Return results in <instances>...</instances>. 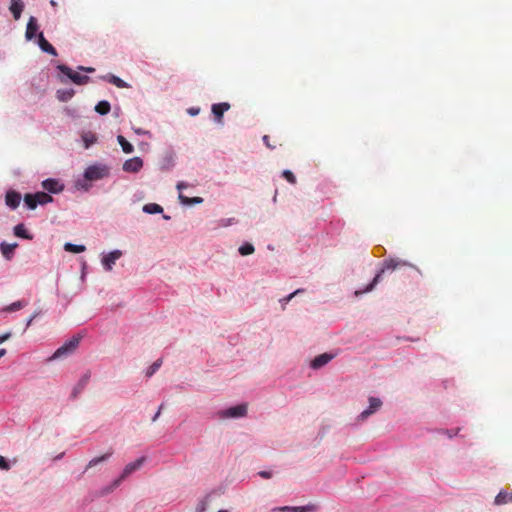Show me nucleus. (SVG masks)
I'll use <instances>...</instances> for the list:
<instances>
[{
    "instance_id": "1",
    "label": "nucleus",
    "mask_w": 512,
    "mask_h": 512,
    "mask_svg": "<svg viewBox=\"0 0 512 512\" xmlns=\"http://www.w3.org/2000/svg\"><path fill=\"white\" fill-rule=\"evenodd\" d=\"M111 168L101 162H95L85 168L82 175L78 176L73 183L75 191L89 192L93 182H97L110 176Z\"/></svg>"
},
{
    "instance_id": "2",
    "label": "nucleus",
    "mask_w": 512,
    "mask_h": 512,
    "mask_svg": "<svg viewBox=\"0 0 512 512\" xmlns=\"http://www.w3.org/2000/svg\"><path fill=\"white\" fill-rule=\"evenodd\" d=\"M400 265L409 266L420 273V270L415 265L405 260H399L395 258L385 259L381 264V268L377 271V273L375 274L374 278L370 281V283H368L364 288L355 291V295L359 296L373 291L377 284L382 280V275L385 273V271H393Z\"/></svg>"
},
{
    "instance_id": "3",
    "label": "nucleus",
    "mask_w": 512,
    "mask_h": 512,
    "mask_svg": "<svg viewBox=\"0 0 512 512\" xmlns=\"http://www.w3.org/2000/svg\"><path fill=\"white\" fill-rule=\"evenodd\" d=\"M57 79L62 84H67L68 82H72L76 85H85L90 82V77L87 75H82L77 71L72 70L66 64H57Z\"/></svg>"
},
{
    "instance_id": "4",
    "label": "nucleus",
    "mask_w": 512,
    "mask_h": 512,
    "mask_svg": "<svg viewBox=\"0 0 512 512\" xmlns=\"http://www.w3.org/2000/svg\"><path fill=\"white\" fill-rule=\"evenodd\" d=\"M82 337L80 335H75L67 340L63 345L55 350V352L47 358V362H53L56 360H61L71 356L76 349L78 348Z\"/></svg>"
},
{
    "instance_id": "5",
    "label": "nucleus",
    "mask_w": 512,
    "mask_h": 512,
    "mask_svg": "<svg viewBox=\"0 0 512 512\" xmlns=\"http://www.w3.org/2000/svg\"><path fill=\"white\" fill-rule=\"evenodd\" d=\"M247 415V404L241 403L238 405L230 406L220 409L213 414V418L219 420L226 419H239Z\"/></svg>"
},
{
    "instance_id": "6",
    "label": "nucleus",
    "mask_w": 512,
    "mask_h": 512,
    "mask_svg": "<svg viewBox=\"0 0 512 512\" xmlns=\"http://www.w3.org/2000/svg\"><path fill=\"white\" fill-rule=\"evenodd\" d=\"M191 185L188 182L185 181H179L176 185V189L179 191L178 199L181 205L183 206H193L202 204L204 202V199L202 197H187L185 196L182 191Z\"/></svg>"
},
{
    "instance_id": "7",
    "label": "nucleus",
    "mask_w": 512,
    "mask_h": 512,
    "mask_svg": "<svg viewBox=\"0 0 512 512\" xmlns=\"http://www.w3.org/2000/svg\"><path fill=\"white\" fill-rule=\"evenodd\" d=\"M368 407L366 409H364L356 418V421L357 422H364L365 420H367L371 415H373L374 413H376L382 406L383 402L380 398L378 397H369L368 399Z\"/></svg>"
},
{
    "instance_id": "8",
    "label": "nucleus",
    "mask_w": 512,
    "mask_h": 512,
    "mask_svg": "<svg viewBox=\"0 0 512 512\" xmlns=\"http://www.w3.org/2000/svg\"><path fill=\"white\" fill-rule=\"evenodd\" d=\"M123 256V252L119 249L112 250L110 252L101 253V265L107 272L111 271L116 264V261Z\"/></svg>"
},
{
    "instance_id": "9",
    "label": "nucleus",
    "mask_w": 512,
    "mask_h": 512,
    "mask_svg": "<svg viewBox=\"0 0 512 512\" xmlns=\"http://www.w3.org/2000/svg\"><path fill=\"white\" fill-rule=\"evenodd\" d=\"M337 355H338V351L337 350L336 351H330V352H325V353L319 354V355L315 356L310 361L309 367L312 370H319L322 367L326 366L334 358H336Z\"/></svg>"
},
{
    "instance_id": "10",
    "label": "nucleus",
    "mask_w": 512,
    "mask_h": 512,
    "mask_svg": "<svg viewBox=\"0 0 512 512\" xmlns=\"http://www.w3.org/2000/svg\"><path fill=\"white\" fill-rule=\"evenodd\" d=\"M145 462H146V457L145 456H141V457L137 458L136 460L126 464L125 467L123 468V470L121 471V473L118 475V477L122 481H125L133 473L138 471L144 465Z\"/></svg>"
},
{
    "instance_id": "11",
    "label": "nucleus",
    "mask_w": 512,
    "mask_h": 512,
    "mask_svg": "<svg viewBox=\"0 0 512 512\" xmlns=\"http://www.w3.org/2000/svg\"><path fill=\"white\" fill-rule=\"evenodd\" d=\"M41 186L45 191H47L50 194H59L65 188L64 183L60 179H57V178L44 179L41 182Z\"/></svg>"
},
{
    "instance_id": "12",
    "label": "nucleus",
    "mask_w": 512,
    "mask_h": 512,
    "mask_svg": "<svg viewBox=\"0 0 512 512\" xmlns=\"http://www.w3.org/2000/svg\"><path fill=\"white\" fill-rule=\"evenodd\" d=\"M90 377H91L90 372H85L84 374L81 375V377L79 378L77 383L72 388V391L70 394L71 400H76L79 397V395L84 391V389L86 388V386L89 383Z\"/></svg>"
},
{
    "instance_id": "13",
    "label": "nucleus",
    "mask_w": 512,
    "mask_h": 512,
    "mask_svg": "<svg viewBox=\"0 0 512 512\" xmlns=\"http://www.w3.org/2000/svg\"><path fill=\"white\" fill-rule=\"evenodd\" d=\"M176 154L172 149L167 150L159 161L161 171H170L175 166Z\"/></svg>"
},
{
    "instance_id": "14",
    "label": "nucleus",
    "mask_w": 512,
    "mask_h": 512,
    "mask_svg": "<svg viewBox=\"0 0 512 512\" xmlns=\"http://www.w3.org/2000/svg\"><path fill=\"white\" fill-rule=\"evenodd\" d=\"M317 510L318 506L312 503L303 506H280L273 509L279 512H316Z\"/></svg>"
},
{
    "instance_id": "15",
    "label": "nucleus",
    "mask_w": 512,
    "mask_h": 512,
    "mask_svg": "<svg viewBox=\"0 0 512 512\" xmlns=\"http://www.w3.org/2000/svg\"><path fill=\"white\" fill-rule=\"evenodd\" d=\"M143 167V160L140 157L127 159L122 166L123 171L128 173H137Z\"/></svg>"
},
{
    "instance_id": "16",
    "label": "nucleus",
    "mask_w": 512,
    "mask_h": 512,
    "mask_svg": "<svg viewBox=\"0 0 512 512\" xmlns=\"http://www.w3.org/2000/svg\"><path fill=\"white\" fill-rule=\"evenodd\" d=\"M22 196L16 190H8L5 194V204L11 209L15 210L20 205Z\"/></svg>"
},
{
    "instance_id": "17",
    "label": "nucleus",
    "mask_w": 512,
    "mask_h": 512,
    "mask_svg": "<svg viewBox=\"0 0 512 512\" xmlns=\"http://www.w3.org/2000/svg\"><path fill=\"white\" fill-rule=\"evenodd\" d=\"M37 45L40 50L44 53L50 54L52 56H57L58 53L52 44L44 37L43 32H39L37 35Z\"/></svg>"
},
{
    "instance_id": "18",
    "label": "nucleus",
    "mask_w": 512,
    "mask_h": 512,
    "mask_svg": "<svg viewBox=\"0 0 512 512\" xmlns=\"http://www.w3.org/2000/svg\"><path fill=\"white\" fill-rule=\"evenodd\" d=\"M229 109H230V104L227 102L213 104L211 107V110H212V114L214 115L215 121L217 123H222L223 115Z\"/></svg>"
},
{
    "instance_id": "19",
    "label": "nucleus",
    "mask_w": 512,
    "mask_h": 512,
    "mask_svg": "<svg viewBox=\"0 0 512 512\" xmlns=\"http://www.w3.org/2000/svg\"><path fill=\"white\" fill-rule=\"evenodd\" d=\"M122 482L123 481L119 477H116L109 484L102 486L97 491V497L108 496L109 494L113 493L122 484Z\"/></svg>"
},
{
    "instance_id": "20",
    "label": "nucleus",
    "mask_w": 512,
    "mask_h": 512,
    "mask_svg": "<svg viewBox=\"0 0 512 512\" xmlns=\"http://www.w3.org/2000/svg\"><path fill=\"white\" fill-rule=\"evenodd\" d=\"M38 29H39V26H38L36 17L30 16V18L27 22V26H26V32H25L26 40L31 41L32 39L37 37V35L39 33Z\"/></svg>"
},
{
    "instance_id": "21",
    "label": "nucleus",
    "mask_w": 512,
    "mask_h": 512,
    "mask_svg": "<svg viewBox=\"0 0 512 512\" xmlns=\"http://www.w3.org/2000/svg\"><path fill=\"white\" fill-rule=\"evenodd\" d=\"M99 79H101L102 81L111 83L118 88H129L130 87V85L126 81H124L123 79H121L120 77H118L112 73H107L105 75H102L99 77Z\"/></svg>"
},
{
    "instance_id": "22",
    "label": "nucleus",
    "mask_w": 512,
    "mask_h": 512,
    "mask_svg": "<svg viewBox=\"0 0 512 512\" xmlns=\"http://www.w3.org/2000/svg\"><path fill=\"white\" fill-rule=\"evenodd\" d=\"M18 247V243H7L6 241H2L0 243V251L3 257L10 261L15 254V249Z\"/></svg>"
},
{
    "instance_id": "23",
    "label": "nucleus",
    "mask_w": 512,
    "mask_h": 512,
    "mask_svg": "<svg viewBox=\"0 0 512 512\" xmlns=\"http://www.w3.org/2000/svg\"><path fill=\"white\" fill-rule=\"evenodd\" d=\"M25 8V4L22 0H11L9 5V11L11 12L15 20L21 18L22 12Z\"/></svg>"
},
{
    "instance_id": "24",
    "label": "nucleus",
    "mask_w": 512,
    "mask_h": 512,
    "mask_svg": "<svg viewBox=\"0 0 512 512\" xmlns=\"http://www.w3.org/2000/svg\"><path fill=\"white\" fill-rule=\"evenodd\" d=\"M213 495L214 491H210L201 497L197 502L195 512H206L210 503L212 502Z\"/></svg>"
},
{
    "instance_id": "25",
    "label": "nucleus",
    "mask_w": 512,
    "mask_h": 512,
    "mask_svg": "<svg viewBox=\"0 0 512 512\" xmlns=\"http://www.w3.org/2000/svg\"><path fill=\"white\" fill-rule=\"evenodd\" d=\"M13 234L15 237L25 240H32L33 235L27 230L23 223H19L13 227Z\"/></svg>"
},
{
    "instance_id": "26",
    "label": "nucleus",
    "mask_w": 512,
    "mask_h": 512,
    "mask_svg": "<svg viewBox=\"0 0 512 512\" xmlns=\"http://www.w3.org/2000/svg\"><path fill=\"white\" fill-rule=\"evenodd\" d=\"M28 302L26 300H18L7 306H4L0 309V313H12L23 309L27 306Z\"/></svg>"
},
{
    "instance_id": "27",
    "label": "nucleus",
    "mask_w": 512,
    "mask_h": 512,
    "mask_svg": "<svg viewBox=\"0 0 512 512\" xmlns=\"http://www.w3.org/2000/svg\"><path fill=\"white\" fill-rule=\"evenodd\" d=\"M112 454H113V451H112V450H110V451H108L107 453H105V454H103V455H101V456H98V457H94V458H92V459L88 462V464L86 465V467H85V469H84V471L82 472V474H81V475H83L84 473H86L88 469H90V468H92V467H94V466H96V465H98V464H100V463H102V462L107 461V460L112 456Z\"/></svg>"
},
{
    "instance_id": "28",
    "label": "nucleus",
    "mask_w": 512,
    "mask_h": 512,
    "mask_svg": "<svg viewBox=\"0 0 512 512\" xmlns=\"http://www.w3.org/2000/svg\"><path fill=\"white\" fill-rule=\"evenodd\" d=\"M74 95L75 90L73 88L58 89L56 91V97L60 102H68Z\"/></svg>"
},
{
    "instance_id": "29",
    "label": "nucleus",
    "mask_w": 512,
    "mask_h": 512,
    "mask_svg": "<svg viewBox=\"0 0 512 512\" xmlns=\"http://www.w3.org/2000/svg\"><path fill=\"white\" fill-rule=\"evenodd\" d=\"M81 139H82V142H83V147L85 149H89L98 140L97 135L94 132H91V131L83 132L82 135H81Z\"/></svg>"
},
{
    "instance_id": "30",
    "label": "nucleus",
    "mask_w": 512,
    "mask_h": 512,
    "mask_svg": "<svg viewBox=\"0 0 512 512\" xmlns=\"http://www.w3.org/2000/svg\"><path fill=\"white\" fill-rule=\"evenodd\" d=\"M507 503H512V492H507L505 490L499 491L494 499V504L499 506Z\"/></svg>"
},
{
    "instance_id": "31",
    "label": "nucleus",
    "mask_w": 512,
    "mask_h": 512,
    "mask_svg": "<svg viewBox=\"0 0 512 512\" xmlns=\"http://www.w3.org/2000/svg\"><path fill=\"white\" fill-rule=\"evenodd\" d=\"M94 110L99 115L105 116L111 111V104L107 100H101L95 105Z\"/></svg>"
},
{
    "instance_id": "32",
    "label": "nucleus",
    "mask_w": 512,
    "mask_h": 512,
    "mask_svg": "<svg viewBox=\"0 0 512 512\" xmlns=\"http://www.w3.org/2000/svg\"><path fill=\"white\" fill-rule=\"evenodd\" d=\"M142 211L146 214H161L163 213V207L157 203H147L142 207Z\"/></svg>"
},
{
    "instance_id": "33",
    "label": "nucleus",
    "mask_w": 512,
    "mask_h": 512,
    "mask_svg": "<svg viewBox=\"0 0 512 512\" xmlns=\"http://www.w3.org/2000/svg\"><path fill=\"white\" fill-rule=\"evenodd\" d=\"M24 205L28 210H35L39 205L35 198V193H26L24 195Z\"/></svg>"
},
{
    "instance_id": "34",
    "label": "nucleus",
    "mask_w": 512,
    "mask_h": 512,
    "mask_svg": "<svg viewBox=\"0 0 512 512\" xmlns=\"http://www.w3.org/2000/svg\"><path fill=\"white\" fill-rule=\"evenodd\" d=\"M35 198L37 199L38 204L41 206L53 202V197L50 195V193H46L44 191L35 192Z\"/></svg>"
},
{
    "instance_id": "35",
    "label": "nucleus",
    "mask_w": 512,
    "mask_h": 512,
    "mask_svg": "<svg viewBox=\"0 0 512 512\" xmlns=\"http://www.w3.org/2000/svg\"><path fill=\"white\" fill-rule=\"evenodd\" d=\"M117 142L121 146L124 153L130 154L134 151V146L124 136L118 135Z\"/></svg>"
},
{
    "instance_id": "36",
    "label": "nucleus",
    "mask_w": 512,
    "mask_h": 512,
    "mask_svg": "<svg viewBox=\"0 0 512 512\" xmlns=\"http://www.w3.org/2000/svg\"><path fill=\"white\" fill-rule=\"evenodd\" d=\"M64 250L69 253L79 254L86 250V247L82 244H74L67 242L64 244Z\"/></svg>"
},
{
    "instance_id": "37",
    "label": "nucleus",
    "mask_w": 512,
    "mask_h": 512,
    "mask_svg": "<svg viewBox=\"0 0 512 512\" xmlns=\"http://www.w3.org/2000/svg\"><path fill=\"white\" fill-rule=\"evenodd\" d=\"M255 251V247L252 243L250 242H244L243 244H241L238 248V252L241 256H248V255H251L253 254Z\"/></svg>"
},
{
    "instance_id": "38",
    "label": "nucleus",
    "mask_w": 512,
    "mask_h": 512,
    "mask_svg": "<svg viewBox=\"0 0 512 512\" xmlns=\"http://www.w3.org/2000/svg\"><path fill=\"white\" fill-rule=\"evenodd\" d=\"M304 292V289L302 288H299V289H296L295 291H293L292 293L288 294L287 296L281 298L279 300L280 304H281V308L282 310H285L286 308V305L298 294L300 293H303Z\"/></svg>"
},
{
    "instance_id": "39",
    "label": "nucleus",
    "mask_w": 512,
    "mask_h": 512,
    "mask_svg": "<svg viewBox=\"0 0 512 512\" xmlns=\"http://www.w3.org/2000/svg\"><path fill=\"white\" fill-rule=\"evenodd\" d=\"M162 360L157 359L155 362H153L146 370L145 375L147 378L152 377L161 367Z\"/></svg>"
},
{
    "instance_id": "40",
    "label": "nucleus",
    "mask_w": 512,
    "mask_h": 512,
    "mask_svg": "<svg viewBox=\"0 0 512 512\" xmlns=\"http://www.w3.org/2000/svg\"><path fill=\"white\" fill-rule=\"evenodd\" d=\"M237 223H238V220L235 217L222 218L218 221V226L219 227H228L231 225H235Z\"/></svg>"
},
{
    "instance_id": "41",
    "label": "nucleus",
    "mask_w": 512,
    "mask_h": 512,
    "mask_svg": "<svg viewBox=\"0 0 512 512\" xmlns=\"http://www.w3.org/2000/svg\"><path fill=\"white\" fill-rule=\"evenodd\" d=\"M459 431H460V428H457V429H439L437 432L439 434L446 435L448 438L452 439V438H454L455 436L458 435Z\"/></svg>"
},
{
    "instance_id": "42",
    "label": "nucleus",
    "mask_w": 512,
    "mask_h": 512,
    "mask_svg": "<svg viewBox=\"0 0 512 512\" xmlns=\"http://www.w3.org/2000/svg\"><path fill=\"white\" fill-rule=\"evenodd\" d=\"M282 176L291 184H295L296 183V177L295 175L292 173V171L288 170V169H285L283 170L282 172Z\"/></svg>"
},
{
    "instance_id": "43",
    "label": "nucleus",
    "mask_w": 512,
    "mask_h": 512,
    "mask_svg": "<svg viewBox=\"0 0 512 512\" xmlns=\"http://www.w3.org/2000/svg\"><path fill=\"white\" fill-rule=\"evenodd\" d=\"M41 313H42V312H41L40 310H39V311H35V312H34V313H33V314H32V315L27 319L23 333H24V332H26V330H27V329L32 325L33 321H34L38 316H40V315H41Z\"/></svg>"
},
{
    "instance_id": "44",
    "label": "nucleus",
    "mask_w": 512,
    "mask_h": 512,
    "mask_svg": "<svg viewBox=\"0 0 512 512\" xmlns=\"http://www.w3.org/2000/svg\"><path fill=\"white\" fill-rule=\"evenodd\" d=\"M11 468V465L7 458L0 455V469L1 470H9Z\"/></svg>"
},
{
    "instance_id": "45",
    "label": "nucleus",
    "mask_w": 512,
    "mask_h": 512,
    "mask_svg": "<svg viewBox=\"0 0 512 512\" xmlns=\"http://www.w3.org/2000/svg\"><path fill=\"white\" fill-rule=\"evenodd\" d=\"M258 475L263 479H270L273 476V472L267 471V470H261L258 472Z\"/></svg>"
},
{
    "instance_id": "46",
    "label": "nucleus",
    "mask_w": 512,
    "mask_h": 512,
    "mask_svg": "<svg viewBox=\"0 0 512 512\" xmlns=\"http://www.w3.org/2000/svg\"><path fill=\"white\" fill-rule=\"evenodd\" d=\"M133 131H134V133H135V134H137V135H147V136H149V137L151 136L150 131H148V130H144V129H142V128H136V127H133Z\"/></svg>"
},
{
    "instance_id": "47",
    "label": "nucleus",
    "mask_w": 512,
    "mask_h": 512,
    "mask_svg": "<svg viewBox=\"0 0 512 512\" xmlns=\"http://www.w3.org/2000/svg\"><path fill=\"white\" fill-rule=\"evenodd\" d=\"M187 113L190 116H197L200 113V108L199 107H190L187 109Z\"/></svg>"
},
{
    "instance_id": "48",
    "label": "nucleus",
    "mask_w": 512,
    "mask_h": 512,
    "mask_svg": "<svg viewBox=\"0 0 512 512\" xmlns=\"http://www.w3.org/2000/svg\"><path fill=\"white\" fill-rule=\"evenodd\" d=\"M77 70L78 71H83V72H86V73H93L95 71V68L79 65L77 67Z\"/></svg>"
},
{
    "instance_id": "49",
    "label": "nucleus",
    "mask_w": 512,
    "mask_h": 512,
    "mask_svg": "<svg viewBox=\"0 0 512 512\" xmlns=\"http://www.w3.org/2000/svg\"><path fill=\"white\" fill-rule=\"evenodd\" d=\"M12 336V333L10 331L0 335V344L4 343L5 341H7L8 339H10Z\"/></svg>"
},
{
    "instance_id": "50",
    "label": "nucleus",
    "mask_w": 512,
    "mask_h": 512,
    "mask_svg": "<svg viewBox=\"0 0 512 512\" xmlns=\"http://www.w3.org/2000/svg\"><path fill=\"white\" fill-rule=\"evenodd\" d=\"M163 407H164V404L162 403V404L159 406V408H158L157 412H156V413H154V415H153V417H152V421H153V422L157 421V419L160 417V415H161V411H162Z\"/></svg>"
},
{
    "instance_id": "51",
    "label": "nucleus",
    "mask_w": 512,
    "mask_h": 512,
    "mask_svg": "<svg viewBox=\"0 0 512 512\" xmlns=\"http://www.w3.org/2000/svg\"><path fill=\"white\" fill-rule=\"evenodd\" d=\"M121 114H122V110H121L120 106H115L113 109V116L115 118H118L121 116Z\"/></svg>"
},
{
    "instance_id": "52",
    "label": "nucleus",
    "mask_w": 512,
    "mask_h": 512,
    "mask_svg": "<svg viewBox=\"0 0 512 512\" xmlns=\"http://www.w3.org/2000/svg\"><path fill=\"white\" fill-rule=\"evenodd\" d=\"M263 142L266 144V146L269 148V149H274V147H272L270 144H269V136L267 135H264L263 138H262Z\"/></svg>"
},
{
    "instance_id": "53",
    "label": "nucleus",
    "mask_w": 512,
    "mask_h": 512,
    "mask_svg": "<svg viewBox=\"0 0 512 512\" xmlns=\"http://www.w3.org/2000/svg\"><path fill=\"white\" fill-rule=\"evenodd\" d=\"M64 455H65V452H62V453H60V454L56 455V456L53 458V461H59V460H61V459L64 457Z\"/></svg>"
},
{
    "instance_id": "54",
    "label": "nucleus",
    "mask_w": 512,
    "mask_h": 512,
    "mask_svg": "<svg viewBox=\"0 0 512 512\" xmlns=\"http://www.w3.org/2000/svg\"><path fill=\"white\" fill-rule=\"evenodd\" d=\"M277 195H278V191H277V190H275L274 195H273V197H272V202H273V203H276V202H277Z\"/></svg>"
},
{
    "instance_id": "55",
    "label": "nucleus",
    "mask_w": 512,
    "mask_h": 512,
    "mask_svg": "<svg viewBox=\"0 0 512 512\" xmlns=\"http://www.w3.org/2000/svg\"><path fill=\"white\" fill-rule=\"evenodd\" d=\"M50 5L53 7V8H56L58 6L57 2L55 0H50Z\"/></svg>"
},
{
    "instance_id": "56",
    "label": "nucleus",
    "mask_w": 512,
    "mask_h": 512,
    "mask_svg": "<svg viewBox=\"0 0 512 512\" xmlns=\"http://www.w3.org/2000/svg\"><path fill=\"white\" fill-rule=\"evenodd\" d=\"M7 353L6 349H0V358L3 357Z\"/></svg>"
},
{
    "instance_id": "57",
    "label": "nucleus",
    "mask_w": 512,
    "mask_h": 512,
    "mask_svg": "<svg viewBox=\"0 0 512 512\" xmlns=\"http://www.w3.org/2000/svg\"><path fill=\"white\" fill-rule=\"evenodd\" d=\"M170 218H171V217H170L169 215H165V214L163 215V219H164V220H170Z\"/></svg>"
},
{
    "instance_id": "58",
    "label": "nucleus",
    "mask_w": 512,
    "mask_h": 512,
    "mask_svg": "<svg viewBox=\"0 0 512 512\" xmlns=\"http://www.w3.org/2000/svg\"><path fill=\"white\" fill-rule=\"evenodd\" d=\"M218 512H228V511H227V510H225V509H221V510H219Z\"/></svg>"
}]
</instances>
